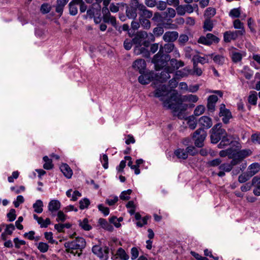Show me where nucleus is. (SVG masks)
I'll return each mask as SVG.
<instances>
[{
  "instance_id": "obj_14",
  "label": "nucleus",
  "mask_w": 260,
  "mask_h": 260,
  "mask_svg": "<svg viewBox=\"0 0 260 260\" xmlns=\"http://www.w3.org/2000/svg\"><path fill=\"white\" fill-rule=\"evenodd\" d=\"M146 67V63L144 59H138L135 60L133 63V68L140 74L144 72Z\"/></svg>"
},
{
  "instance_id": "obj_7",
  "label": "nucleus",
  "mask_w": 260,
  "mask_h": 260,
  "mask_svg": "<svg viewBox=\"0 0 260 260\" xmlns=\"http://www.w3.org/2000/svg\"><path fill=\"white\" fill-rule=\"evenodd\" d=\"M103 14V18L105 23H110L113 26L116 28V19L114 16L111 15L108 7H104L102 9Z\"/></svg>"
},
{
  "instance_id": "obj_60",
  "label": "nucleus",
  "mask_w": 260,
  "mask_h": 260,
  "mask_svg": "<svg viewBox=\"0 0 260 260\" xmlns=\"http://www.w3.org/2000/svg\"><path fill=\"white\" fill-rule=\"evenodd\" d=\"M188 41V37L186 35L182 34L179 36L178 39V42L179 44L181 45H184V44Z\"/></svg>"
},
{
  "instance_id": "obj_64",
  "label": "nucleus",
  "mask_w": 260,
  "mask_h": 260,
  "mask_svg": "<svg viewBox=\"0 0 260 260\" xmlns=\"http://www.w3.org/2000/svg\"><path fill=\"white\" fill-rule=\"evenodd\" d=\"M252 185L255 187L260 188V177H254L252 180Z\"/></svg>"
},
{
  "instance_id": "obj_56",
  "label": "nucleus",
  "mask_w": 260,
  "mask_h": 260,
  "mask_svg": "<svg viewBox=\"0 0 260 260\" xmlns=\"http://www.w3.org/2000/svg\"><path fill=\"white\" fill-rule=\"evenodd\" d=\"M164 32V30L162 27L157 26L153 29V32L154 35L156 37L161 36Z\"/></svg>"
},
{
  "instance_id": "obj_46",
  "label": "nucleus",
  "mask_w": 260,
  "mask_h": 260,
  "mask_svg": "<svg viewBox=\"0 0 260 260\" xmlns=\"http://www.w3.org/2000/svg\"><path fill=\"white\" fill-rule=\"evenodd\" d=\"M187 123L189 127L191 129H194L197 126V122L194 120V116H190L188 118Z\"/></svg>"
},
{
  "instance_id": "obj_57",
  "label": "nucleus",
  "mask_w": 260,
  "mask_h": 260,
  "mask_svg": "<svg viewBox=\"0 0 260 260\" xmlns=\"http://www.w3.org/2000/svg\"><path fill=\"white\" fill-rule=\"evenodd\" d=\"M198 42L205 45H210L211 42L209 41L206 36H201L198 40Z\"/></svg>"
},
{
  "instance_id": "obj_58",
  "label": "nucleus",
  "mask_w": 260,
  "mask_h": 260,
  "mask_svg": "<svg viewBox=\"0 0 260 260\" xmlns=\"http://www.w3.org/2000/svg\"><path fill=\"white\" fill-rule=\"evenodd\" d=\"M206 36L207 37L208 40L211 42V44L213 43H218L219 41L218 38L212 34H207Z\"/></svg>"
},
{
  "instance_id": "obj_4",
  "label": "nucleus",
  "mask_w": 260,
  "mask_h": 260,
  "mask_svg": "<svg viewBox=\"0 0 260 260\" xmlns=\"http://www.w3.org/2000/svg\"><path fill=\"white\" fill-rule=\"evenodd\" d=\"M221 127L222 124L218 123L215 124L211 129L212 133L210 138L212 143L216 144L223 137L225 136L226 132Z\"/></svg>"
},
{
  "instance_id": "obj_59",
  "label": "nucleus",
  "mask_w": 260,
  "mask_h": 260,
  "mask_svg": "<svg viewBox=\"0 0 260 260\" xmlns=\"http://www.w3.org/2000/svg\"><path fill=\"white\" fill-rule=\"evenodd\" d=\"M24 202V198L22 196H18L17 197V199L16 201L13 202L14 205L15 207L18 208L20 204L23 203Z\"/></svg>"
},
{
  "instance_id": "obj_26",
  "label": "nucleus",
  "mask_w": 260,
  "mask_h": 260,
  "mask_svg": "<svg viewBox=\"0 0 260 260\" xmlns=\"http://www.w3.org/2000/svg\"><path fill=\"white\" fill-rule=\"evenodd\" d=\"M252 151L250 149H243L237 151L235 157H238L239 159L242 161L246 157L250 155Z\"/></svg>"
},
{
  "instance_id": "obj_22",
  "label": "nucleus",
  "mask_w": 260,
  "mask_h": 260,
  "mask_svg": "<svg viewBox=\"0 0 260 260\" xmlns=\"http://www.w3.org/2000/svg\"><path fill=\"white\" fill-rule=\"evenodd\" d=\"M209 57H210L209 54H206L203 57H201L199 55H194L192 59V61L193 63L195 62L197 64L200 63L204 64L205 63L209 62Z\"/></svg>"
},
{
  "instance_id": "obj_45",
  "label": "nucleus",
  "mask_w": 260,
  "mask_h": 260,
  "mask_svg": "<svg viewBox=\"0 0 260 260\" xmlns=\"http://www.w3.org/2000/svg\"><path fill=\"white\" fill-rule=\"evenodd\" d=\"M90 204V201L87 198H84L79 202V207L81 210L88 208Z\"/></svg>"
},
{
  "instance_id": "obj_30",
  "label": "nucleus",
  "mask_w": 260,
  "mask_h": 260,
  "mask_svg": "<svg viewBox=\"0 0 260 260\" xmlns=\"http://www.w3.org/2000/svg\"><path fill=\"white\" fill-rule=\"evenodd\" d=\"M116 255L122 260H128L129 255L126 253L125 251L122 248H119L116 252Z\"/></svg>"
},
{
  "instance_id": "obj_41",
  "label": "nucleus",
  "mask_w": 260,
  "mask_h": 260,
  "mask_svg": "<svg viewBox=\"0 0 260 260\" xmlns=\"http://www.w3.org/2000/svg\"><path fill=\"white\" fill-rule=\"evenodd\" d=\"M202 69L198 67V64L194 62L193 63V70L192 71H191L190 74L200 76L202 74Z\"/></svg>"
},
{
  "instance_id": "obj_5",
  "label": "nucleus",
  "mask_w": 260,
  "mask_h": 260,
  "mask_svg": "<svg viewBox=\"0 0 260 260\" xmlns=\"http://www.w3.org/2000/svg\"><path fill=\"white\" fill-rule=\"evenodd\" d=\"M206 136L207 133L204 128H200L196 131L192 136L195 145L198 147H202Z\"/></svg>"
},
{
  "instance_id": "obj_47",
  "label": "nucleus",
  "mask_w": 260,
  "mask_h": 260,
  "mask_svg": "<svg viewBox=\"0 0 260 260\" xmlns=\"http://www.w3.org/2000/svg\"><path fill=\"white\" fill-rule=\"evenodd\" d=\"M257 100V93L255 91L254 93L250 94L248 97L249 103L253 105H255L256 104Z\"/></svg>"
},
{
  "instance_id": "obj_8",
  "label": "nucleus",
  "mask_w": 260,
  "mask_h": 260,
  "mask_svg": "<svg viewBox=\"0 0 260 260\" xmlns=\"http://www.w3.org/2000/svg\"><path fill=\"white\" fill-rule=\"evenodd\" d=\"M138 78V81L140 83L143 85H146L149 83L156 77V75L153 72L144 71Z\"/></svg>"
},
{
  "instance_id": "obj_10",
  "label": "nucleus",
  "mask_w": 260,
  "mask_h": 260,
  "mask_svg": "<svg viewBox=\"0 0 260 260\" xmlns=\"http://www.w3.org/2000/svg\"><path fill=\"white\" fill-rule=\"evenodd\" d=\"M138 8L139 18H151L153 16V12L148 10L142 3L139 2Z\"/></svg>"
},
{
  "instance_id": "obj_27",
  "label": "nucleus",
  "mask_w": 260,
  "mask_h": 260,
  "mask_svg": "<svg viewBox=\"0 0 260 260\" xmlns=\"http://www.w3.org/2000/svg\"><path fill=\"white\" fill-rule=\"evenodd\" d=\"M176 11L172 8H168L165 12L163 13L164 18L166 19H171L176 16Z\"/></svg>"
},
{
  "instance_id": "obj_23",
  "label": "nucleus",
  "mask_w": 260,
  "mask_h": 260,
  "mask_svg": "<svg viewBox=\"0 0 260 260\" xmlns=\"http://www.w3.org/2000/svg\"><path fill=\"white\" fill-rule=\"evenodd\" d=\"M172 72V71L171 69L169 68H165L164 70L160 73L159 76V79L162 82L166 81L171 77L170 73Z\"/></svg>"
},
{
  "instance_id": "obj_40",
  "label": "nucleus",
  "mask_w": 260,
  "mask_h": 260,
  "mask_svg": "<svg viewBox=\"0 0 260 260\" xmlns=\"http://www.w3.org/2000/svg\"><path fill=\"white\" fill-rule=\"evenodd\" d=\"M232 59L234 62L240 61L242 59V54L238 52L233 51L232 52Z\"/></svg>"
},
{
  "instance_id": "obj_51",
  "label": "nucleus",
  "mask_w": 260,
  "mask_h": 260,
  "mask_svg": "<svg viewBox=\"0 0 260 260\" xmlns=\"http://www.w3.org/2000/svg\"><path fill=\"white\" fill-rule=\"evenodd\" d=\"M205 111V107L203 105L198 106L194 111V115L198 116L202 114Z\"/></svg>"
},
{
  "instance_id": "obj_49",
  "label": "nucleus",
  "mask_w": 260,
  "mask_h": 260,
  "mask_svg": "<svg viewBox=\"0 0 260 260\" xmlns=\"http://www.w3.org/2000/svg\"><path fill=\"white\" fill-rule=\"evenodd\" d=\"M216 14V10L213 8H208L205 13V15L207 17H212L215 15Z\"/></svg>"
},
{
  "instance_id": "obj_35",
  "label": "nucleus",
  "mask_w": 260,
  "mask_h": 260,
  "mask_svg": "<svg viewBox=\"0 0 260 260\" xmlns=\"http://www.w3.org/2000/svg\"><path fill=\"white\" fill-rule=\"evenodd\" d=\"M150 18H139L140 25L143 27L144 29H148L151 27V22L149 20Z\"/></svg>"
},
{
  "instance_id": "obj_6",
  "label": "nucleus",
  "mask_w": 260,
  "mask_h": 260,
  "mask_svg": "<svg viewBox=\"0 0 260 260\" xmlns=\"http://www.w3.org/2000/svg\"><path fill=\"white\" fill-rule=\"evenodd\" d=\"M139 6V0H132L129 7L126 9V17L130 19H135L137 17L138 7Z\"/></svg>"
},
{
  "instance_id": "obj_2",
  "label": "nucleus",
  "mask_w": 260,
  "mask_h": 260,
  "mask_svg": "<svg viewBox=\"0 0 260 260\" xmlns=\"http://www.w3.org/2000/svg\"><path fill=\"white\" fill-rule=\"evenodd\" d=\"M66 251L75 256L80 257L82 254L83 249L86 246V242L82 237H78L75 240L68 241L64 244Z\"/></svg>"
},
{
  "instance_id": "obj_19",
  "label": "nucleus",
  "mask_w": 260,
  "mask_h": 260,
  "mask_svg": "<svg viewBox=\"0 0 260 260\" xmlns=\"http://www.w3.org/2000/svg\"><path fill=\"white\" fill-rule=\"evenodd\" d=\"M260 170V165L257 162L251 164L248 168L247 172L250 177H252Z\"/></svg>"
},
{
  "instance_id": "obj_54",
  "label": "nucleus",
  "mask_w": 260,
  "mask_h": 260,
  "mask_svg": "<svg viewBox=\"0 0 260 260\" xmlns=\"http://www.w3.org/2000/svg\"><path fill=\"white\" fill-rule=\"evenodd\" d=\"M176 13L178 15L183 16L185 14V10L184 8V5H179V4L176 6Z\"/></svg>"
},
{
  "instance_id": "obj_62",
  "label": "nucleus",
  "mask_w": 260,
  "mask_h": 260,
  "mask_svg": "<svg viewBox=\"0 0 260 260\" xmlns=\"http://www.w3.org/2000/svg\"><path fill=\"white\" fill-rule=\"evenodd\" d=\"M131 258L132 260L136 259L139 256V251L136 247H133L131 250Z\"/></svg>"
},
{
  "instance_id": "obj_9",
  "label": "nucleus",
  "mask_w": 260,
  "mask_h": 260,
  "mask_svg": "<svg viewBox=\"0 0 260 260\" xmlns=\"http://www.w3.org/2000/svg\"><path fill=\"white\" fill-rule=\"evenodd\" d=\"M169 93L168 87L165 85H160L154 91V95L156 98H160V100L163 101V105H164V102L169 100L170 98L164 100V97L167 95Z\"/></svg>"
},
{
  "instance_id": "obj_12",
  "label": "nucleus",
  "mask_w": 260,
  "mask_h": 260,
  "mask_svg": "<svg viewBox=\"0 0 260 260\" xmlns=\"http://www.w3.org/2000/svg\"><path fill=\"white\" fill-rule=\"evenodd\" d=\"M239 36H242V32L241 31H227L224 33L223 39L224 42L229 43L232 40H236Z\"/></svg>"
},
{
  "instance_id": "obj_61",
  "label": "nucleus",
  "mask_w": 260,
  "mask_h": 260,
  "mask_svg": "<svg viewBox=\"0 0 260 260\" xmlns=\"http://www.w3.org/2000/svg\"><path fill=\"white\" fill-rule=\"evenodd\" d=\"M191 70L187 69L186 70L185 68L183 69V71H178L176 72V75L178 76H180L182 77L187 76L189 74H190Z\"/></svg>"
},
{
  "instance_id": "obj_1",
  "label": "nucleus",
  "mask_w": 260,
  "mask_h": 260,
  "mask_svg": "<svg viewBox=\"0 0 260 260\" xmlns=\"http://www.w3.org/2000/svg\"><path fill=\"white\" fill-rule=\"evenodd\" d=\"M198 100L199 98L196 95L188 94L181 96L177 92H174L170 99L164 102V107L172 109L174 112H179L178 117L181 119L184 118L182 112L185 111L187 107L186 104H182V103L186 101L196 103Z\"/></svg>"
},
{
  "instance_id": "obj_37",
  "label": "nucleus",
  "mask_w": 260,
  "mask_h": 260,
  "mask_svg": "<svg viewBox=\"0 0 260 260\" xmlns=\"http://www.w3.org/2000/svg\"><path fill=\"white\" fill-rule=\"evenodd\" d=\"M135 54H143L144 56H147L149 55L148 50L145 47H141V46H137L135 49Z\"/></svg>"
},
{
  "instance_id": "obj_16",
  "label": "nucleus",
  "mask_w": 260,
  "mask_h": 260,
  "mask_svg": "<svg viewBox=\"0 0 260 260\" xmlns=\"http://www.w3.org/2000/svg\"><path fill=\"white\" fill-rule=\"evenodd\" d=\"M60 203L59 201L56 200H51L48 204V210L51 212L52 216H55L54 212L58 211L60 208Z\"/></svg>"
},
{
  "instance_id": "obj_3",
  "label": "nucleus",
  "mask_w": 260,
  "mask_h": 260,
  "mask_svg": "<svg viewBox=\"0 0 260 260\" xmlns=\"http://www.w3.org/2000/svg\"><path fill=\"white\" fill-rule=\"evenodd\" d=\"M170 58L169 55L161 52V49H160L158 52L154 56L152 62L154 64L155 70H160L166 66Z\"/></svg>"
},
{
  "instance_id": "obj_32",
  "label": "nucleus",
  "mask_w": 260,
  "mask_h": 260,
  "mask_svg": "<svg viewBox=\"0 0 260 260\" xmlns=\"http://www.w3.org/2000/svg\"><path fill=\"white\" fill-rule=\"evenodd\" d=\"M100 255H97L101 259L103 260H107L109 256V248L107 246L102 247V250H100Z\"/></svg>"
},
{
  "instance_id": "obj_24",
  "label": "nucleus",
  "mask_w": 260,
  "mask_h": 260,
  "mask_svg": "<svg viewBox=\"0 0 260 260\" xmlns=\"http://www.w3.org/2000/svg\"><path fill=\"white\" fill-rule=\"evenodd\" d=\"M60 169L65 177L69 179L71 178L73 172L69 165L66 164H62L60 167Z\"/></svg>"
},
{
  "instance_id": "obj_33",
  "label": "nucleus",
  "mask_w": 260,
  "mask_h": 260,
  "mask_svg": "<svg viewBox=\"0 0 260 260\" xmlns=\"http://www.w3.org/2000/svg\"><path fill=\"white\" fill-rule=\"evenodd\" d=\"M79 226L85 231H89L91 229V226L88 224L87 218H84L83 220L78 221Z\"/></svg>"
},
{
  "instance_id": "obj_36",
  "label": "nucleus",
  "mask_w": 260,
  "mask_h": 260,
  "mask_svg": "<svg viewBox=\"0 0 260 260\" xmlns=\"http://www.w3.org/2000/svg\"><path fill=\"white\" fill-rule=\"evenodd\" d=\"M2 226H6V227L5 232L2 234V237H3L5 234L9 235H12L13 231L15 229V226L13 224H2Z\"/></svg>"
},
{
  "instance_id": "obj_42",
  "label": "nucleus",
  "mask_w": 260,
  "mask_h": 260,
  "mask_svg": "<svg viewBox=\"0 0 260 260\" xmlns=\"http://www.w3.org/2000/svg\"><path fill=\"white\" fill-rule=\"evenodd\" d=\"M240 15L241 10L240 8L233 9L229 13V16L232 18H239Z\"/></svg>"
},
{
  "instance_id": "obj_15",
  "label": "nucleus",
  "mask_w": 260,
  "mask_h": 260,
  "mask_svg": "<svg viewBox=\"0 0 260 260\" xmlns=\"http://www.w3.org/2000/svg\"><path fill=\"white\" fill-rule=\"evenodd\" d=\"M232 139L233 137L230 135H228L226 133L225 136L221 139V141L218 145V148H223L224 147L233 143H237L238 144L237 142H233L232 141Z\"/></svg>"
},
{
  "instance_id": "obj_28",
  "label": "nucleus",
  "mask_w": 260,
  "mask_h": 260,
  "mask_svg": "<svg viewBox=\"0 0 260 260\" xmlns=\"http://www.w3.org/2000/svg\"><path fill=\"white\" fill-rule=\"evenodd\" d=\"M233 26L235 29H239L238 30H236V31H241L242 32V36L245 35V30L244 27V24L239 19H236L234 21Z\"/></svg>"
},
{
  "instance_id": "obj_53",
  "label": "nucleus",
  "mask_w": 260,
  "mask_h": 260,
  "mask_svg": "<svg viewBox=\"0 0 260 260\" xmlns=\"http://www.w3.org/2000/svg\"><path fill=\"white\" fill-rule=\"evenodd\" d=\"M16 211L14 209H11L9 212L7 214V216L9 219V221H14L16 217Z\"/></svg>"
},
{
  "instance_id": "obj_11",
  "label": "nucleus",
  "mask_w": 260,
  "mask_h": 260,
  "mask_svg": "<svg viewBox=\"0 0 260 260\" xmlns=\"http://www.w3.org/2000/svg\"><path fill=\"white\" fill-rule=\"evenodd\" d=\"M219 115L220 117H222V120L225 124L228 123L230 119L232 118L231 112L225 108L223 104L220 105Z\"/></svg>"
},
{
  "instance_id": "obj_20",
  "label": "nucleus",
  "mask_w": 260,
  "mask_h": 260,
  "mask_svg": "<svg viewBox=\"0 0 260 260\" xmlns=\"http://www.w3.org/2000/svg\"><path fill=\"white\" fill-rule=\"evenodd\" d=\"M69 0H57L55 6V12L61 16L62 14L64 7L69 2Z\"/></svg>"
},
{
  "instance_id": "obj_63",
  "label": "nucleus",
  "mask_w": 260,
  "mask_h": 260,
  "mask_svg": "<svg viewBox=\"0 0 260 260\" xmlns=\"http://www.w3.org/2000/svg\"><path fill=\"white\" fill-rule=\"evenodd\" d=\"M101 162L104 169H107L108 168V157L107 155L104 154L101 159Z\"/></svg>"
},
{
  "instance_id": "obj_34",
  "label": "nucleus",
  "mask_w": 260,
  "mask_h": 260,
  "mask_svg": "<svg viewBox=\"0 0 260 260\" xmlns=\"http://www.w3.org/2000/svg\"><path fill=\"white\" fill-rule=\"evenodd\" d=\"M160 49H161V52L164 53L165 51L166 53H168L173 51L175 49V45L173 43H168L164 45V46Z\"/></svg>"
},
{
  "instance_id": "obj_21",
  "label": "nucleus",
  "mask_w": 260,
  "mask_h": 260,
  "mask_svg": "<svg viewBox=\"0 0 260 260\" xmlns=\"http://www.w3.org/2000/svg\"><path fill=\"white\" fill-rule=\"evenodd\" d=\"M199 122L200 125L206 128H209L212 125V119L208 116H202L199 119Z\"/></svg>"
},
{
  "instance_id": "obj_50",
  "label": "nucleus",
  "mask_w": 260,
  "mask_h": 260,
  "mask_svg": "<svg viewBox=\"0 0 260 260\" xmlns=\"http://www.w3.org/2000/svg\"><path fill=\"white\" fill-rule=\"evenodd\" d=\"M213 25L212 22L209 19H207L204 24V28L205 29L211 31L212 29Z\"/></svg>"
},
{
  "instance_id": "obj_31",
  "label": "nucleus",
  "mask_w": 260,
  "mask_h": 260,
  "mask_svg": "<svg viewBox=\"0 0 260 260\" xmlns=\"http://www.w3.org/2000/svg\"><path fill=\"white\" fill-rule=\"evenodd\" d=\"M240 72L247 79H251L253 75L252 71L247 66H245Z\"/></svg>"
},
{
  "instance_id": "obj_17",
  "label": "nucleus",
  "mask_w": 260,
  "mask_h": 260,
  "mask_svg": "<svg viewBox=\"0 0 260 260\" xmlns=\"http://www.w3.org/2000/svg\"><path fill=\"white\" fill-rule=\"evenodd\" d=\"M210 57L212 58L214 62L218 65L223 64L225 61V57L221 55L215 53L209 54Z\"/></svg>"
},
{
  "instance_id": "obj_55",
  "label": "nucleus",
  "mask_w": 260,
  "mask_h": 260,
  "mask_svg": "<svg viewBox=\"0 0 260 260\" xmlns=\"http://www.w3.org/2000/svg\"><path fill=\"white\" fill-rule=\"evenodd\" d=\"M219 169L224 172H229L232 169V166L230 164H223L219 166Z\"/></svg>"
},
{
  "instance_id": "obj_43",
  "label": "nucleus",
  "mask_w": 260,
  "mask_h": 260,
  "mask_svg": "<svg viewBox=\"0 0 260 260\" xmlns=\"http://www.w3.org/2000/svg\"><path fill=\"white\" fill-rule=\"evenodd\" d=\"M247 25L248 28L250 29V31L255 34L256 30L255 29V24L254 20L251 18H249L247 20Z\"/></svg>"
},
{
  "instance_id": "obj_44",
  "label": "nucleus",
  "mask_w": 260,
  "mask_h": 260,
  "mask_svg": "<svg viewBox=\"0 0 260 260\" xmlns=\"http://www.w3.org/2000/svg\"><path fill=\"white\" fill-rule=\"evenodd\" d=\"M37 248L40 252L45 253L48 251L49 245L46 243L40 242L37 246Z\"/></svg>"
},
{
  "instance_id": "obj_25",
  "label": "nucleus",
  "mask_w": 260,
  "mask_h": 260,
  "mask_svg": "<svg viewBox=\"0 0 260 260\" xmlns=\"http://www.w3.org/2000/svg\"><path fill=\"white\" fill-rule=\"evenodd\" d=\"M174 154L178 159L185 160L188 157L186 151L183 148H178L176 149L174 151Z\"/></svg>"
},
{
  "instance_id": "obj_48",
  "label": "nucleus",
  "mask_w": 260,
  "mask_h": 260,
  "mask_svg": "<svg viewBox=\"0 0 260 260\" xmlns=\"http://www.w3.org/2000/svg\"><path fill=\"white\" fill-rule=\"evenodd\" d=\"M251 177L246 172V173L240 175L238 177V181L240 183H244L248 181Z\"/></svg>"
},
{
  "instance_id": "obj_29",
  "label": "nucleus",
  "mask_w": 260,
  "mask_h": 260,
  "mask_svg": "<svg viewBox=\"0 0 260 260\" xmlns=\"http://www.w3.org/2000/svg\"><path fill=\"white\" fill-rule=\"evenodd\" d=\"M32 207L35 212L37 213H41L43 212V203L41 200H37L33 204Z\"/></svg>"
},
{
  "instance_id": "obj_39",
  "label": "nucleus",
  "mask_w": 260,
  "mask_h": 260,
  "mask_svg": "<svg viewBox=\"0 0 260 260\" xmlns=\"http://www.w3.org/2000/svg\"><path fill=\"white\" fill-rule=\"evenodd\" d=\"M51 9V6L49 4L44 3L41 6L40 11L42 14H45L48 13Z\"/></svg>"
},
{
  "instance_id": "obj_18",
  "label": "nucleus",
  "mask_w": 260,
  "mask_h": 260,
  "mask_svg": "<svg viewBox=\"0 0 260 260\" xmlns=\"http://www.w3.org/2000/svg\"><path fill=\"white\" fill-rule=\"evenodd\" d=\"M218 100L216 95H211L208 98L207 108L210 112H213L215 110V107L216 102Z\"/></svg>"
},
{
  "instance_id": "obj_52",
  "label": "nucleus",
  "mask_w": 260,
  "mask_h": 260,
  "mask_svg": "<svg viewBox=\"0 0 260 260\" xmlns=\"http://www.w3.org/2000/svg\"><path fill=\"white\" fill-rule=\"evenodd\" d=\"M186 153L187 154V156L188 155H190L192 156L195 155L197 153V150L195 148V147L193 146H189L186 149Z\"/></svg>"
},
{
  "instance_id": "obj_13",
  "label": "nucleus",
  "mask_w": 260,
  "mask_h": 260,
  "mask_svg": "<svg viewBox=\"0 0 260 260\" xmlns=\"http://www.w3.org/2000/svg\"><path fill=\"white\" fill-rule=\"evenodd\" d=\"M179 37V34L176 31H168L166 32L162 37L164 41L168 43H173Z\"/></svg>"
},
{
  "instance_id": "obj_38",
  "label": "nucleus",
  "mask_w": 260,
  "mask_h": 260,
  "mask_svg": "<svg viewBox=\"0 0 260 260\" xmlns=\"http://www.w3.org/2000/svg\"><path fill=\"white\" fill-rule=\"evenodd\" d=\"M69 14L71 15L75 16L78 13L77 5L70 3L68 5Z\"/></svg>"
}]
</instances>
